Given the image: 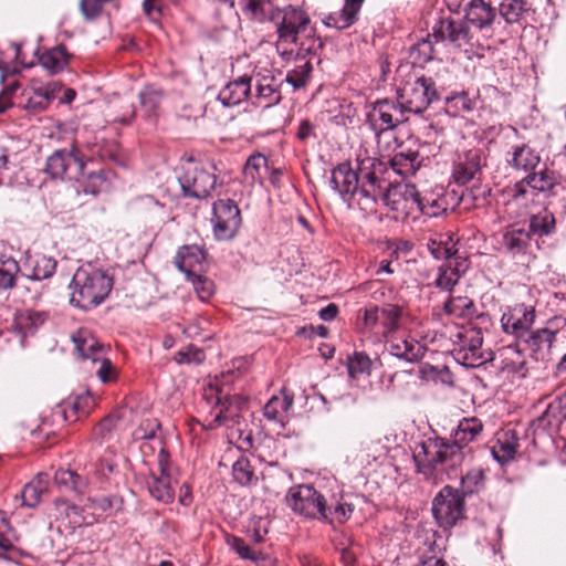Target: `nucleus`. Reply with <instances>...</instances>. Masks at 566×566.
Wrapping results in <instances>:
<instances>
[{
  "instance_id": "nucleus-48",
  "label": "nucleus",
  "mask_w": 566,
  "mask_h": 566,
  "mask_svg": "<svg viewBox=\"0 0 566 566\" xmlns=\"http://www.w3.org/2000/svg\"><path fill=\"white\" fill-rule=\"evenodd\" d=\"M18 537L13 530L10 527L6 517L0 513V549L9 551L13 547Z\"/></svg>"
},
{
  "instance_id": "nucleus-9",
  "label": "nucleus",
  "mask_w": 566,
  "mask_h": 566,
  "mask_svg": "<svg viewBox=\"0 0 566 566\" xmlns=\"http://www.w3.org/2000/svg\"><path fill=\"white\" fill-rule=\"evenodd\" d=\"M384 185L381 184V195L384 203L392 211L397 212L399 217L417 219L419 217V192L416 187L410 184H398L390 186L385 192L382 191Z\"/></svg>"
},
{
  "instance_id": "nucleus-21",
  "label": "nucleus",
  "mask_w": 566,
  "mask_h": 566,
  "mask_svg": "<svg viewBox=\"0 0 566 566\" xmlns=\"http://www.w3.org/2000/svg\"><path fill=\"white\" fill-rule=\"evenodd\" d=\"M55 261L45 254H27L22 265L23 274L31 280H44L55 270Z\"/></svg>"
},
{
  "instance_id": "nucleus-1",
  "label": "nucleus",
  "mask_w": 566,
  "mask_h": 566,
  "mask_svg": "<svg viewBox=\"0 0 566 566\" xmlns=\"http://www.w3.org/2000/svg\"><path fill=\"white\" fill-rule=\"evenodd\" d=\"M482 430L483 423L479 418H463L453 431V442L440 437L426 439L413 451L417 472L436 483L448 469L462 463L463 447L476 440Z\"/></svg>"
},
{
  "instance_id": "nucleus-43",
  "label": "nucleus",
  "mask_w": 566,
  "mask_h": 566,
  "mask_svg": "<svg viewBox=\"0 0 566 566\" xmlns=\"http://www.w3.org/2000/svg\"><path fill=\"white\" fill-rule=\"evenodd\" d=\"M347 368L349 376L353 378L369 375L371 360L365 353H355L353 357L348 359Z\"/></svg>"
},
{
  "instance_id": "nucleus-24",
  "label": "nucleus",
  "mask_w": 566,
  "mask_h": 566,
  "mask_svg": "<svg viewBox=\"0 0 566 566\" xmlns=\"http://www.w3.org/2000/svg\"><path fill=\"white\" fill-rule=\"evenodd\" d=\"M507 164L516 169L528 172L534 170L541 161L539 155L526 145L516 146L506 155Z\"/></svg>"
},
{
  "instance_id": "nucleus-52",
  "label": "nucleus",
  "mask_w": 566,
  "mask_h": 566,
  "mask_svg": "<svg viewBox=\"0 0 566 566\" xmlns=\"http://www.w3.org/2000/svg\"><path fill=\"white\" fill-rule=\"evenodd\" d=\"M159 423L156 420H146L134 431V438L136 440H147L155 437L156 431L159 429Z\"/></svg>"
},
{
  "instance_id": "nucleus-34",
  "label": "nucleus",
  "mask_w": 566,
  "mask_h": 566,
  "mask_svg": "<svg viewBox=\"0 0 566 566\" xmlns=\"http://www.w3.org/2000/svg\"><path fill=\"white\" fill-rule=\"evenodd\" d=\"M419 216L438 217L448 210L446 198L440 192L419 195Z\"/></svg>"
},
{
  "instance_id": "nucleus-17",
  "label": "nucleus",
  "mask_w": 566,
  "mask_h": 566,
  "mask_svg": "<svg viewBox=\"0 0 566 566\" xmlns=\"http://www.w3.org/2000/svg\"><path fill=\"white\" fill-rule=\"evenodd\" d=\"M535 310L525 304H515L503 313L501 324L505 333L515 336L524 335L534 324Z\"/></svg>"
},
{
  "instance_id": "nucleus-12",
  "label": "nucleus",
  "mask_w": 566,
  "mask_h": 566,
  "mask_svg": "<svg viewBox=\"0 0 566 566\" xmlns=\"http://www.w3.org/2000/svg\"><path fill=\"white\" fill-rule=\"evenodd\" d=\"M181 190L186 197L205 198L216 185V177L210 171L188 163L182 166V172L178 177Z\"/></svg>"
},
{
  "instance_id": "nucleus-30",
  "label": "nucleus",
  "mask_w": 566,
  "mask_h": 566,
  "mask_svg": "<svg viewBox=\"0 0 566 566\" xmlns=\"http://www.w3.org/2000/svg\"><path fill=\"white\" fill-rule=\"evenodd\" d=\"M390 166L402 178L413 176L420 167L419 154L412 150L398 153L390 159Z\"/></svg>"
},
{
  "instance_id": "nucleus-23",
  "label": "nucleus",
  "mask_w": 566,
  "mask_h": 566,
  "mask_svg": "<svg viewBox=\"0 0 566 566\" xmlns=\"http://www.w3.org/2000/svg\"><path fill=\"white\" fill-rule=\"evenodd\" d=\"M78 355L83 359H91L93 363L102 359L105 348L98 340L86 331H78L72 337Z\"/></svg>"
},
{
  "instance_id": "nucleus-28",
  "label": "nucleus",
  "mask_w": 566,
  "mask_h": 566,
  "mask_svg": "<svg viewBox=\"0 0 566 566\" xmlns=\"http://www.w3.org/2000/svg\"><path fill=\"white\" fill-rule=\"evenodd\" d=\"M464 12L468 22L480 29L490 25L495 17L490 2H468Z\"/></svg>"
},
{
  "instance_id": "nucleus-54",
  "label": "nucleus",
  "mask_w": 566,
  "mask_h": 566,
  "mask_svg": "<svg viewBox=\"0 0 566 566\" xmlns=\"http://www.w3.org/2000/svg\"><path fill=\"white\" fill-rule=\"evenodd\" d=\"M233 480L241 486L248 483V459L241 458L232 467Z\"/></svg>"
},
{
  "instance_id": "nucleus-46",
  "label": "nucleus",
  "mask_w": 566,
  "mask_h": 566,
  "mask_svg": "<svg viewBox=\"0 0 566 566\" xmlns=\"http://www.w3.org/2000/svg\"><path fill=\"white\" fill-rule=\"evenodd\" d=\"M188 280L191 282L196 294L201 301H207L213 294L214 285L207 277L195 274L193 276H188Z\"/></svg>"
},
{
  "instance_id": "nucleus-19",
  "label": "nucleus",
  "mask_w": 566,
  "mask_h": 566,
  "mask_svg": "<svg viewBox=\"0 0 566 566\" xmlns=\"http://www.w3.org/2000/svg\"><path fill=\"white\" fill-rule=\"evenodd\" d=\"M386 340L389 344L391 355L406 361H418L424 355V347L410 336H398L395 333Z\"/></svg>"
},
{
  "instance_id": "nucleus-51",
  "label": "nucleus",
  "mask_w": 566,
  "mask_h": 566,
  "mask_svg": "<svg viewBox=\"0 0 566 566\" xmlns=\"http://www.w3.org/2000/svg\"><path fill=\"white\" fill-rule=\"evenodd\" d=\"M365 327L376 336H379V307L373 306L367 308L364 314Z\"/></svg>"
},
{
  "instance_id": "nucleus-49",
  "label": "nucleus",
  "mask_w": 566,
  "mask_h": 566,
  "mask_svg": "<svg viewBox=\"0 0 566 566\" xmlns=\"http://www.w3.org/2000/svg\"><path fill=\"white\" fill-rule=\"evenodd\" d=\"M460 275L454 269L440 268L436 284L442 290L450 291L458 283Z\"/></svg>"
},
{
  "instance_id": "nucleus-53",
  "label": "nucleus",
  "mask_w": 566,
  "mask_h": 566,
  "mask_svg": "<svg viewBox=\"0 0 566 566\" xmlns=\"http://www.w3.org/2000/svg\"><path fill=\"white\" fill-rule=\"evenodd\" d=\"M205 359V354L201 349L187 347L186 349L179 350L176 357L177 363H196L199 364Z\"/></svg>"
},
{
  "instance_id": "nucleus-61",
  "label": "nucleus",
  "mask_w": 566,
  "mask_h": 566,
  "mask_svg": "<svg viewBox=\"0 0 566 566\" xmlns=\"http://www.w3.org/2000/svg\"><path fill=\"white\" fill-rule=\"evenodd\" d=\"M96 363H99V368L97 370V375H98L99 379L103 382L108 381L111 379V377L108 375L111 371V368H112L111 361L105 357V354H104L102 356V359L97 360Z\"/></svg>"
},
{
  "instance_id": "nucleus-44",
  "label": "nucleus",
  "mask_w": 566,
  "mask_h": 566,
  "mask_svg": "<svg viewBox=\"0 0 566 566\" xmlns=\"http://www.w3.org/2000/svg\"><path fill=\"white\" fill-rule=\"evenodd\" d=\"M140 106L146 113V116L150 117L155 114L159 102H160V92L153 87H145L139 93Z\"/></svg>"
},
{
  "instance_id": "nucleus-60",
  "label": "nucleus",
  "mask_w": 566,
  "mask_h": 566,
  "mask_svg": "<svg viewBox=\"0 0 566 566\" xmlns=\"http://www.w3.org/2000/svg\"><path fill=\"white\" fill-rule=\"evenodd\" d=\"M227 544L233 549L242 559L248 558V547L244 545L243 539L235 536H228Z\"/></svg>"
},
{
  "instance_id": "nucleus-2",
  "label": "nucleus",
  "mask_w": 566,
  "mask_h": 566,
  "mask_svg": "<svg viewBox=\"0 0 566 566\" xmlns=\"http://www.w3.org/2000/svg\"><path fill=\"white\" fill-rule=\"evenodd\" d=\"M381 163L367 153L357 155L355 167L339 165L332 172V184L344 200L354 201L366 212L375 210L381 195Z\"/></svg>"
},
{
  "instance_id": "nucleus-37",
  "label": "nucleus",
  "mask_w": 566,
  "mask_h": 566,
  "mask_svg": "<svg viewBox=\"0 0 566 566\" xmlns=\"http://www.w3.org/2000/svg\"><path fill=\"white\" fill-rule=\"evenodd\" d=\"M48 475L39 474L34 480L28 483L21 493L23 504L33 507L41 499L42 493L46 490Z\"/></svg>"
},
{
  "instance_id": "nucleus-10",
  "label": "nucleus",
  "mask_w": 566,
  "mask_h": 566,
  "mask_svg": "<svg viewBox=\"0 0 566 566\" xmlns=\"http://www.w3.org/2000/svg\"><path fill=\"white\" fill-rule=\"evenodd\" d=\"M555 185L554 174L547 169L528 174L509 191L517 205L528 207L539 193H547Z\"/></svg>"
},
{
  "instance_id": "nucleus-55",
  "label": "nucleus",
  "mask_w": 566,
  "mask_h": 566,
  "mask_svg": "<svg viewBox=\"0 0 566 566\" xmlns=\"http://www.w3.org/2000/svg\"><path fill=\"white\" fill-rule=\"evenodd\" d=\"M353 513V509L349 504L339 503L333 510L327 507L328 518L336 520L339 523H344Z\"/></svg>"
},
{
  "instance_id": "nucleus-26",
  "label": "nucleus",
  "mask_w": 566,
  "mask_h": 566,
  "mask_svg": "<svg viewBox=\"0 0 566 566\" xmlns=\"http://www.w3.org/2000/svg\"><path fill=\"white\" fill-rule=\"evenodd\" d=\"M293 406V396L285 389L273 396L264 406L263 413L269 420L283 422Z\"/></svg>"
},
{
  "instance_id": "nucleus-7",
  "label": "nucleus",
  "mask_w": 566,
  "mask_h": 566,
  "mask_svg": "<svg viewBox=\"0 0 566 566\" xmlns=\"http://www.w3.org/2000/svg\"><path fill=\"white\" fill-rule=\"evenodd\" d=\"M437 97L434 83L431 78L418 77L408 82L397 91V102L405 113L420 114Z\"/></svg>"
},
{
  "instance_id": "nucleus-13",
  "label": "nucleus",
  "mask_w": 566,
  "mask_h": 566,
  "mask_svg": "<svg viewBox=\"0 0 566 566\" xmlns=\"http://www.w3.org/2000/svg\"><path fill=\"white\" fill-rule=\"evenodd\" d=\"M406 120L408 116L403 108L388 99L377 101L368 113V122L378 138Z\"/></svg>"
},
{
  "instance_id": "nucleus-5",
  "label": "nucleus",
  "mask_w": 566,
  "mask_h": 566,
  "mask_svg": "<svg viewBox=\"0 0 566 566\" xmlns=\"http://www.w3.org/2000/svg\"><path fill=\"white\" fill-rule=\"evenodd\" d=\"M457 359L467 367H479L491 359V352L482 348L481 328L471 324L461 325L450 335Z\"/></svg>"
},
{
  "instance_id": "nucleus-31",
  "label": "nucleus",
  "mask_w": 566,
  "mask_h": 566,
  "mask_svg": "<svg viewBox=\"0 0 566 566\" xmlns=\"http://www.w3.org/2000/svg\"><path fill=\"white\" fill-rule=\"evenodd\" d=\"M556 338V332L548 328H539L533 332L527 339L528 347L538 355L537 358H545L549 354Z\"/></svg>"
},
{
  "instance_id": "nucleus-36",
  "label": "nucleus",
  "mask_w": 566,
  "mask_h": 566,
  "mask_svg": "<svg viewBox=\"0 0 566 566\" xmlns=\"http://www.w3.org/2000/svg\"><path fill=\"white\" fill-rule=\"evenodd\" d=\"M530 241V233L524 229H511L503 235V248L512 255L524 253Z\"/></svg>"
},
{
  "instance_id": "nucleus-4",
  "label": "nucleus",
  "mask_w": 566,
  "mask_h": 566,
  "mask_svg": "<svg viewBox=\"0 0 566 566\" xmlns=\"http://www.w3.org/2000/svg\"><path fill=\"white\" fill-rule=\"evenodd\" d=\"M112 286L113 280L106 272L91 264L83 265L70 283V302L84 310L95 307L108 296Z\"/></svg>"
},
{
  "instance_id": "nucleus-32",
  "label": "nucleus",
  "mask_w": 566,
  "mask_h": 566,
  "mask_svg": "<svg viewBox=\"0 0 566 566\" xmlns=\"http://www.w3.org/2000/svg\"><path fill=\"white\" fill-rule=\"evenodd\" d=\"M517 446L514 432L505 431L497 437L496 444L492 448V454L500 463H506L516 454Z\"/></svg>"
},
{
  "instance_id": "nucleus-3",
  "label": "nucleus",
  "mask_w": 566,
  "mask_h": 566,
  "mask_svg": "<svg viewBox=\"0 0 566 566\" xmlns=\"http://www.w3.org/2000/svg\"><path fill=\"white\" fill-rule=\"evenodd\" d=\"M271 19L276 24L279 35L276 49L283 57L293 56L294 48L300 52L313 53L323 46L308 14L301 6L287 4L276 9L272 12Z\"/></svg>"
},
{
  "instance_id": "nucleus-58",
  "label": "nucleus",
  "mask_w": 566,
  "mask_h": 566,
  "mask_svg": "<svg viewBox=\"0 0 566 566\" xmlns=\"http://www.w3.org/2000/svg\"><path fill=\"white\" fill-rule=\"evenodd\" d=\"M50 102L46 99H40V97H35L34 95L30 94L28 95L27 103L24 105L25 109L30 113H39L44 111L49 106Z\"/></svg>"
},
{
  "instance_id": "nucleus-40",
  "label": "nucleus",
  "mask_w": 566,
  "mask_h": 566,
  "mask_svg": "<svg viewBox=\"0 0 566 566\" xmlns=\"http://www.w3.org/2000/svg\"><path fill=\"white\" fill-rule=\"evenodd\" d=\"M61 88L62 85L59 82L52 81L43 83L40 80L33 78L29 85V93L35 97H40L42 101L46 99L51 102Z\"/></svg>"
},
{
  "instance_id": "nucleus-38",
  "label": "nucleus",
  "mask_w": 566,
  "mask_h": 566,
  "mask_svg": "<svg viewBox=\"0 0 566 566\" xmlns=\"http://www.w3.org/2000/svg\"><path fill=\"white\" fill-rule=\"evenodd\" d=\"M19 270L20 268L13 258L0 254V291L13 286Z\"/></svg>"
},
{
  "instance_id": "nucleus-50",
  "label": "nucleus",
  "mask_w": 566,
  "mask_h": 566,
  "mask_svg": "<svg viewBox=\"0 0 566 566\" xmlns=\"http://www.w3.org/2000/svg\"><path fill=\"white\" fill-rule=\"evenodd\" d=\"M255 97L260 101L264 99L263 107H269L279 101V93L272 83L258 84Z\"/></svg>"
},
{
  "instance_id": "nucleus-56",
  "label": "nucleus",
  "mask_w": 566,
  "mask_h": 566,
  "mask_svg": "<svg viewBox=\"0 0 566 566\" xmlns=\"http://www.w3.org/2000/svg\"><path fill=\"white\" fill-rule=\"evenodd\" d=\"M250 564H254L255 566H273L274 559L271 557L269 553L258 552L255 549L250 548Z\"/></svg>"
},
{
  "instance_id": "nucleus-25",
  "label": "nucleus",
  "mask_w": 566,
  "mask_h": 566,
  "mask_svg": "<svg viewBox=\"0 0 566 566\" xmlns=\"http://www.w3.org/2000/svg\"><path fill=\"white\" fill-rule=\"evenodd\" d=\"M360 3L345 2L340 10L333 11L323 19L324 24L338 30L350 27L360 10Z\"/></svg>"
},
{
  "instance_id": "nucleus-41",
  "label": "nucleus",
  "mask_w": 566,
  "mask_h": 566,
  "mask_svg": "<svg viewBox=\"0 0 566 566\" xmlns=\"http://www.w3.org/2000/svg\"><path fill=\"white\" fill-rule=\"evenodd\" d=\"M484 485V473L481 469H471L461 478V491L464 496L479 492Z\"/></svg>"
},
{
  "instance_id": "nucleus-22",
  "label": "nucleus",
  "mask_w": 566,
  "mask_h": 566,
  "mask_svg": "<svg viewBox=\"0 0 566 566\" xmlns=\"http://www.w3.org/2000/svg\"><path fill=\"white\" fill-rule=\"evenodd\" d=\"M403 326V311L395 304L379 307V336L389 338Z\"/></svg>"
},
{
  "instance_id": "nucleus-6",
  "label": "nucleus",
  "mask_w": 566,
  "mask_h": 566,
  "mask_svg": "<svg viewBox=\"0 0 566 566\" xmlns=\"http://www.w3.org/2000/svg\"><path fill=\"white\" fill-rule=\"evenodd\" d=\"M286 504L304 517L327 520V505L324 496L310 484L291 488L286 494Z\"/></svg>"
},
{
  "instance_id": "nucleus-47",
  "label": "nucleus",
  "mask_w": 566,
  "mask_h": 566,
  "mask_svg": "<svg viewBox=\"0 0 566 566\" xmlns=\"http://www.w3.org/2000/svg\"><path fill=\"white\" fill-rule=\"evenodd\" d=\"M528 2H500V12L509 23L517 22Z\"/></svg>"
},
{
  "instance_id": "nucleus-42",
  "label": "nucleus",
  "mask_w": 566,
  "mask_h": 566,
  "mask_svg": "<svg viewBox=\"0 0 566 566\" xmlns=\"http://www.w3.org/2000/svg\"><path fill=\"white\" fill-rule=\"evenodd\" d=\"M530 227L534 233L547 235L555 229V218L545 210L531 218Z\"/></svg>"
},
{
  "instance_id": "nucleus-8",
  "label": "nucleus",
  "mask_w": 566,
  "mask_h": 566,
  "mask_svg": "<svg viewBox=\"0 0 566 566\" xmlns=\"http://www.w3.org/2000/svg\"><path fill=\"white\" fill-rule=\"evenodd\" d=\"M460 490L444 486L433 499L432 514L442 527L454 526L464 515V500Z\"/></svg>"
},
{
  "instance_id": "nucleus-29",
  "label": "nucleus",
  "mask_w": 566,
  "mask_h": 566,
  "mask_svg": "<svg viewBox=\"0 0 566 566\" xmlns=\"http://www.w3.org/2000/svg\"><path fill=\"white\" fill-rule=\"evenodd\" d=\"M443 312L453 318H472L476 315L474 302L468 296H451L443 304Z\"/></svg>"
},
{
  "instance_id": "nucleus-18",
  "label": "nucleus",
  "mask_w": 566,
  "mask_h": 566,
  "mask_svg": "<svg viewBox=\"0 0 566 566\" xmlns=\"http://www.w3.org/2000/svg\"><path fill=\"white\" fill-rule=\"evenodd\" d=\"M158 464L160 468V476H150L147 481L148 491L157 501L169 503L174 500L175 494L167 468V453L164 450L158 454Z\"/></svg>"
},
{
  "instance_id": "nucleus-14",
  "label": "nucleus",
  "mask_w": 566,
  "mask_h": 566,
  "mask_svg": "<svg viewBox=\"0 0 566 566\" xmlns=\"http://www.w3.org/2000/svg\"><path fill=\"white\" fill-rule=\"evenodd\" d=\"M439 35L442 40L449 41L457 49L463 51L469 59L473 55L480 56L478 42L473 40L470 29L462 22L454 20H442L439 28Z\"/></svg>"
},
{
  "instance_id": "nucleus-64",
  "label": "nucleus",
  "mask_w": 566,
  "mask_h": 566,
  "mask_svg": "<svg viewBox=\"0 0 566 566\" xmlns=\"http://www.w3.org/2000/svg\"><path fill=\"white\" fill-rule=\"evenodd\" d=\"M417 566H449V565L442 558L432 556V557H429L426 560L421 562Z\"/></svg>"
},
{
  "instance_id": "nucleus-20",
  "label": "nucleus",
  "mask_w": 566,
  "mask_h": 566,
  "mask_svg": "<svg viewBox=\"0 0 566 566\" xmlns=\"http://www.w3.org/2000/svg\"><path fill=\"white\" fill-rule=\"evenodd\" d=\"M206 260L205 251L198 245H184L177 254L175 264L179 271L188 276H193L203 266Z\"/></svg>"
},
{
  "instance_id": "nucleus-45",
  "label": "nucleus",
  "mask_w": 566,
  "mask_h": 566,
  "mask_svg": "<svg viewBox=\"0 0 566 566\" xmlns=\"http://www.w3.org/2000/svg\"><path fill=\"white\" fill-rule=\"evenodd\" d=\"M428 250L430 254L437 260H448L455 254L457 250L451 240L446 242L431 239L428 242Z\"/></svg>"
},
{
  "instance_id": "nucleus-11",
  "label": "nucleus",
  "mask_w": 566,
  "mask_h": 566,
  "mask_svg": "<svg viewBox=\"0 0 566 566\" xmlns=\"http://www.w3.org/2000/svg\"><path fill=\"white\" fill-rule=\"evenodd\" d=\"M210 221L216 239L230 240L241 224L240 211L232 200L221 199L213 203Z\"/></svg>"
},
{
  "instance_id": "nucleus-16",
  "label": "nucleus",
  "mask_w": 566,
  "mask_h": 566,
  "mask_svg": "<svg viewBox=\"0 0 566 566\" xmlns=\"http://www.w3.org/2000/svg\"><path fill=\"white\" fill-rule=\"evenodd\" d=\"M482 167V151L472 148L457 155L452 167V180L458 185H467L473 180Z\"/></svg>"
},
{
  "instance_id": "nucleus-27",
  "label": "nucleus",
  "mask_w": 566,
  "mask_h": 566,
  "mask_svg": "<svg viewBox=\"0 0 566 566\" xmlns=\"http://www.w3.org/2000/svg\"><path fill=\"white\" fill-rule=\"evenodd\" d=\"M71 55L64 45H56L44 51L39 56L40 65L50 74L61 72L70 62Z\"/></svg>"
},
{
  "instance_id": "nucleus-39",
  "label": "nucleus",
  "mask_w": 566,
  "mask_h": 566,
  "mask_svg": "<svg viewBox=\"0 0 566 566\" xmlns=\"http://www.w3.org/2000/svg\"><path fill=\"white\" fill-rule=\"evenodd\" d=\"M250 169L255 171V178L260 181L270 179L272 184H274L276 180L275 175L277 174V170H271L268 158L261 153L250 155ZM252 177L254 178V176Z\"/></svg>"
},
{
  "instance_id": "nucleus-57",
  "label": "nucleus",
  "mask_w": 566,
  "mask_h": 566,
  "mask_svg": "<svg viewBox=\"0 0 566 566\" xmlns=\"http://www.w3.org/2000/svg\"><path fill=\"white\" fill-rule=\"evenodd\" d=\"M76 475L70 470H59L55 472V483L65 488H75Z\"/></svg>"
},
{
  "instance_id": "nucleus-59",
  "label": "nucleus",
  "mask_w": 566,
  "mask_h": 566,
  "mask_svg": "<svg viewBox=\"0 0 566 566\" xmlns=\"http://www.w3.org/2000/svg\"><path fill=\"white\" fill-rule=\"evenodd\" d=\"M80 8L86 20H93L102 12L101 2H81Z\"/></svg>"
},
{
  "instance_id": "nucleus-15",
  "label": "nucleus",
  "mask_w": 566,
  "mask_h": 566,
  "mask_svg": "<svg viewBox=\"0 0 566 566\" xmlns=\"http://www.w3.org/2000/svg\"><path fill=\"white\" fill-rule=\"evenodd\" d=\"M84 169V163L80 159L75 151L57 150L52 154L45 166V171L53 178L72 179L81 174Z\"/></svg>"
},
{
  "instance_id": "nucleus-63",
  "label": "nucleus",
  "mask_w": 566,
  "mask_h": 566,
  "mask_svg": "<svg viewBox=\"0 0 566 566\" xmlns=\"http://www.w3.org/2000/svg\"><path fill=\"white\" fill-rule=\"evenodd\" d=\"M143 10L145 14L150 18H154L156 13H160L161 8L159 2H143Z\"/></svg>"
},
{
  "instance_id": "nucleus-35",
  "label": "nucleus",
  "mask_w": 566,
  "mask_h": 566,
  "mask_svg": "<svg viewBox=\"0 0 566 566\" xmlns=\"http://www.w3.org/2000/svg\"><path fill=\"white\" fill-rule=\"evenodd\" d=\"M295 56L298 63L294 69L287 71L285 80L294 90H298L307 84L313 67L308 60L300 56V52Z\"/></svg>"
},
{
  "instance_id": "nucleus-33",
  "label": "nucleus",
  "mask_w": 566,
  "mask_h": 566,
  "mask_svg": "<svg viewBox=\"0 0 566 566\" xmlns=\"http://www.w3.org/2000/svg\"><path fill=\"white\" fill-rule=\"evenodd\" d=\"M248 97V81L244 77H240L229 83L219 93V99L224 106L239 105Z\"/></svg>"
},
{
  "instance_id": "nucleus-62",
  "label": "nucleus",
  "mask_w": 566,
  "mask_h": 566,
  "mask_svg": "<svg viewBox=\"0 0 566 566\" xmlns=\"http://www.w3.org/2000/svg\"><path fill=\"white\" fill-rule=\"evenodd\" d=\"M337 313L338 307L335 304L331 303L318 312V316L321 319L328 322L334 319Z\"/></svg>"
}]
</instances>
